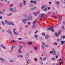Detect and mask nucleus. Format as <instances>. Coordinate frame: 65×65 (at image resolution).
Returning a JSON list of instances; mask_svg holds the SVG:
<instances>
[{"instance_id":"19","label":"nucleus","mask_w":65,"mask_h":65,"mask_svg":"<svg viewBox=\"0 0 65 65\" xmlns=\"http://www.w3.org/2000/svg\"><path fill=\"white\" fill-rule=\"evenodd\" d=\"M9 25H13L14 24H13V22H10L9 23Z\"/></svg>"},{"instance_id":"49","label":"nucleus","mask_w":65,"mask_h":65,"mask_svg":"<svg viewBox=\"0 0 65 65\" xmlns=\"http://www.w3.org/2000/svg\"><path fill=\"white\" fill-rule=\"evenodd\" d=\"M12 42H15V41H14V40H11Z\"/></svg>"},{"instance_id":"63","label":"nucleus","mask_w":65,"mask_h":65,"mask_svg":"<svg viewBox=\"0 0 65 65\" xmlns=\"http://www.w3.org/2000/svg\"><path fill=\"white\" fill-rule=\"evenodd\" d=\"M57 62H59V61H60V59H58L57 60Z\"/></svg>"},{"instance_id":"56","label":"nucleus","mask_w":65,"mask_h":65,"mask_svg":"<svg viewBox=\"0 0 65 65\" xmlns=\"http://www.w3.org/2000/svg\"><path fill=\"white\" fill-rule=\"evenodd\" d=\"M63 63V61L60 62V65H61L62 64V63Z\"/></svg>"},{"instance_id":"8","label":"nucleus","mask_w":65,"mask_h":65,"mask_svg":"<svg viewBox=\"0 0 65 65\" xmlns=\"http://www.w3.org/2000/svg\"><path fill=\"white\" fill-rule=\"evenodd\" d=\"M30 3H35V4H36V2L35 1H33L31 0V1L30 2Z\"/></svg>"},{"instance_id":"55","label":"nucleus","mask_w":65,"mask_h":65,"mask_svg":"<svg viewBox=\"0 0 65 65\" xmlns=\"http://www.w3.org/2000/svg\"><path fill=\"white\" fill-rule=\"evenodd\" d=\"M15 30H16V29L15 28H14L13 29V32H15L14 31H15Z\"/></svg>"},{"instance_id":"52","label":"nucleus","mask_w":65,"mask_h":65,"mask_svg":"<svg viewBox=\"0 0 65 65\" xmlns=\"http://www.w3.org/2000/svg\"><path fill=\"white\" fill-rule=\"evenodd\" d=\"M48 13H50V14H53V13H52L51 12H49Z\"/></svg>"},{"instance_id":"28","label":"nucleus","mask_w":65,"mask_h":65,"mask_svg":"<svg viewBox=\"0 0 65 65\" xmlns=\"http://www.w3.org/2000/svg\"><path fill=\"white\" fill-rule=\"evenodd\" d=\"M52 54L53 55H55L56 54V52H54L52 53Z\"/></svg>"},{"instance_id":"4","label":"nucleus","mask_w":65,"mask_h":65,"mask_svg":"<svg viewBox=\"0 0 65 65\" xmlns=\"http://www.w3.org/2000/svg\"><path fill=\"white\" fill-rule=\"evenodd\" d=\"M29 5L31 7H34V6L31 3H29Z\"/></svg>"},{"instance_id":"57","label":"nucleus","mask_w":65,"mask_h":65,"mask_svg":"<svg viewBox=\"0 0 65 65\" xmlns=\"http://www.w3.org/2000/svg\"><path fill=\"white\" fill-rule=\"evenodd\" d=\"M28 25H30V22H28Z\"/></svg>"},{"instance_id":"29","label":"nucleus","mask_w":65,"mask_h":65,"mask_svg":"<svg viewBox=\"0 0 65 65\" xmlns=\"http://www.w3.org/2000/svg\"><path fill=\"white\" fill-rule=\"evenodd\" d=\"M46 59H47V58H46V57H45L43 58V60H44V61H45V60H46Z\"/></svg>"},{"instance_id":"21","label":"nucleus","mask_w":65,"mask_h":65,"mask_svg":"<svg viewBox=\"0 0 65 65\" xmlns=\"http://www.w3.org/2000/svg\"><path fill=\"white\" fill-rule=\"evenodd\" d=\"M45 6V5H43L42 6V7H41V9H43V8H44Z\"/></svg>"},{"instance_id":"61","label":"nucleus","mask_w":65,"mask_h":65,"mask_svg":"<svg viewBox=\"0 0 65 65\" xmlns=\"http://www.w3.org/2000/svg\"><path fill=\"white\" fill-rule=\"evenodd\" d=\"M37 32H38V31H37V30L36 31V32L35 33V34H36V33H37Z\"/></svg>"},{"instance_id":"43","label":"nucleus","mask_w":65,"mask_h":65,"mask_svg":"<svg viewBox=\"0 0 65 65\" xmlns=\"http://www.w3.org/2000/svg\"><path fill=\"white\" fill-rule=\"evenodd\" d=\"M56 3L57 4H58V5H59V4H60V3H59V2H56Z\"/></svg>"},{"instance_id":"37","label":"nucleus","mask_w":65,"mask_h":65,"mask_svg":"<svg viewBox=\"0 0 65 65\" xmlns=\"http://www.w3.org/2000/svg\"><path fill=\"white\" fill-rule=\"evenodd\" d=\"M36 27V25H34L32 26V28H34Z\"/></svg>"},{"instance_id":"1","label":"nucleus","mask_w":65,"mask_h":65,"mask_svg":"<svg viewBox=\"0 0 65 65\" xmlns=\"http://www.w3.org/2000/svg\"><path fill=\"white\" fill-rule=\"evenodd\" d=\"M28 19H26L25 20L24 19H22V21L23 23H24V24H27V22H26L27 21H28V20H32V17H31V16L30 15H29L28 16Z\"/></svg>"},{"instance_id":"25","label":"nucleus","mask_w":65,"mask_h":65,"mask_svg":"<svg viewBox=\"0 0 65 65\" xmlns=\"http://www.w3.org/2000/svg\"><path fill=\"white\" fill-rule=\"evenodd\" d=\"M20 5L19 7H23V6H22V4L20 3Z\"/></svg>"},{"instance_id":"26","label":"nucleus","mask_w":65,"mask_h":65,"mask_svg":"<svg viewBox=\"0 0 65 65\" xmlns=\"http://www.w3.org/2000/svg\"><path fill=\"white\" fill-rule=\"evenodd\" d=\"M44 11H47V8H45L44 9H43Z\"/></svg>"},{"instance_id":"41","label":"nucleus","mask_w":65,"mask_h":65,"mask_svg":"<svg viewBox=\"0 0 65 65\" xmlns=\"http://www.w3.org/2000/svg\"><path fill=\"white\" fill-rule=\"evenodd\" d=\"M52 53H53V52H55V50L53 49L52 50Z\"/></svg>"},{"instance_id":"59","label":"nucleus","mask_w":65,"mask_h":65,"mask_svg":"<svg viewBox=\"0 0 65 65\" xmlns=\"http://www.w3.org/2000/svg\"><path fill=\"white\" fill-rule=\"evenodd\" d=\"M2 32H4V29H2Z\"/></svg>"},{"instance_id":"11","label":"nucleus","mask_w":65,"mask_h":65,"mask_svg":"<svg viewBox=\"0 0 65 65\" xmlns=\"http://www.w3.org/2000/svg\"><path fill=\"white\" fill-rule=\"evenodd\" d=\"M25 59H27L28 58V54H26L25 55Z\"/></svg>"},{"instance_id":"51","label":"nucleus","mask_w":65,"mask_h":65,"mask_svg":"<svg viewBox=\"0 0 65 65\" xmlns=\"http://www.w3.org/2000/svg\"><path fill=\"white\" fill-rule=\"evenodd\" d=\"M22 44L23 45H25V43L24 42H22Z\"/></svg>"},{"instance_id":"46","label":"nucleus","mask_w":65,"mask_h":65,"mask_svg":"<svg viewBox=\"0 0 65 65\" xmlns=\"http://www.w3.org/2000/svg\"><path fill=\"white\" fill-rule=\"evenodd\" d=\"M34 37L35 38H37V37H38V36L37 35H36L34 36Z\"/></svg>"},{"instance_id":"32","label":"nucleus","mask_w":65,"mask_h":65,"mask_svg":"<svg viewBox=\"0 0 65 65\" xmlns=\"http://www.w3.org/2000/svg\"><path fill=\"white\" fill-rule=\"evenodd\" d=\"M19 48L20 49H22L23 48V46H20L19 47Z\"/></svg>"},{"instance_id":"60","label":"nucleus","mask_w":65,"mask_h":65,"mask_svg":"<svg viewBox=\"0 0 65 65\" xmlns=\"http://www.w3.org/2000/svg\"><path fill=\"white\" fill-rule=\"evenodd\" d=\"M45 46L46 47H48V46L46 45H45Z\"/></svg>"},{"instance_id":"34","label":"nucleus","mask_w":65,"mask_h":65,"mask_svg":"<svg viewBox=\"0 0 65 65\" xmlns=\"http://www.w3.org/2000/svg\"><path fill=\"white\" fill-rule=\"evenodd\" d=\"M9 10L11 11H12L13 10V9L11 8L9 9Z\"/></svg>"},{"instance_id":"47","label":"nucleus","mask_w":65,"mask_h":65,"mask_svg":"<svg viewBox=\"0 0 65 65\" xmlns=\"http://www.w3.org/2000/svg\"><path fill=\"white\" fill-rule=\"evenodd\" d=\"M42 45H45V43H44V42H42Z\"/></svg>"},{"instance_id":"38","label":"nucleus","mask_w":65,"mask_h":65,"mask_svg":"<svg viewBox=\"0 0 65 65\" xmlns=\"http://www.w3.org/2000/svg\"><path fill=\"white\" fill-rule=\"evenodd\" d=\"M11 13H10L9 14H8L7 15V16H10L11 15Z\"/></svg>"},{"instance_id":"22","label":"nucleus","mask_w":65,"mask_h":65,"mask_svg":"<svg viewBox=\"0 0 65 65\" xmlns=\"http://www.w3.org/2000/svg\"><path fill=\"white\" fill-rule=\"evenodd\" d=\"M55 35L56 36V37H58V35H58V33H57L56 32L55 33Z\"/></svg>"},{"instance_id":"15","label":"nucleus","mask_w":65,"mask_h":65,"mask_svg":"<svg viewBox=\"0 0 65 65\" xmlns=\"http://www.w3.org/2000/svg\"><path fill=\"white\" fill-rule=\"evenodd\" d=\"M5 23L6 24H9V23L8 22V21H7V20H5Z\"/></svg>"},{"instance_id":"7","label":"nucleus","mask_w":65,"mask_h":65,"mask_svg":"<svg viewBox=\"0 0 65 65\" xmlns=\"http://www.w3.org/2000/svg\"><path fill=\"white\" fill-rule=\"evenodd\" d=\"M45 14H41L39 16L40 17H45Z\"/></svg>"},{"instance_id":"45","label":"nucleus","mask_w":65,"mask_h":65,"mask_svg":"<svg viewBox=\"0 0 65 65\" xmlns=\"http://www.w3.org/2000/svg\"><path fill=\"white\" fill-rule=\"evenodd\" d=\"M36 23V20H35L33 22V24H35Z\"/></svg>"},{"instance_id":"50","label":"nucleus","mask_w":65,"mask_h":65,"mask_svg":"<svg viewBox=\"0 0 65 65\" xmlns=\"http://www.w3.org/2000/svg\"><path fill=\"white\" fill-rule=\"evenodd\" d=\"M4 49H6V47H5V46H3L2 47Z\"/></svg>"},{"instance_id":"48","label":"nucleus","mask_w":65,"mask_h":65,"mask_svg":"<svg viewBox=\"0 0 65 65\" xmlns=\"http://www.w3.org/2000/svg\"><path fill=\"white\" fill-rule=\"evenodd\" d=\"M13 6V4H11L10 5L9 7H11V6Z\"/></svg>"},{"instance_id":"31","label":"nucleus","mask_w":65,"mask_h":65,"mask_svg":"<svg viewBox=\"0 0 65 65\" xmlns=\"http://www.w3.org/2000/svg\"><path fill=\"white\" fill-rule=\"evenodd\" d=\"M61 31L60 30L58 32V35H59L60 34V33H61Z\"/></svg>"},{"instance_id":"16","label":"nucleus","mask_w":65,"mask_h":65,"mask_svg":"<svg viewBox=\"0 0 65 65\" xmlns=\"http://www.w3.org/2000/svg\"><path fill=\"white\" fill-rule=\"evenodd\" d=\"M28 45H31L32 44V43L31 42H28Z\"/></svg>"},{"instance_id":"53","label":"nucleus","mask_w":65,"mask_h":65,"mask_svg":"<svg viewBox=\"0 0 65 65\" xmlns=\"http://www.w3.org/2000/svg\"><path fill=\"white\" fill-rule=\"evenodd\" d=\"M65 36H63V37H61V38H63L64 39L65 38Z\"/></svg>"},{"instance_id":"13","label":"nucleus","mask_w":65,"mask_h":65,"mask_svg":"<svg viewBox=\"0 0 65 65\" xmlns=\"http://www.w3.org/2000/svg\"><path fill=\"white\" fill-rule=\"evenodd\" d=\"M14 35H18V34L17 32L15 31H14Z\"/></svg>"},{"instance_id":"17","label":"nucleus","mask_w":65,"mask_h":65,"mask_svg":"<svg viewBox=\"0 0 65 65\" xmlns=\"http://www.w3.org/2000/svg\"><path fill=\"white\" fill-rule=\"evenodd\" d=\"M26 1L24 0L23 1V2L24 3V5H25L26 4Z\"/></svg>"},{"instance_id":"20","label":"nucleus","mask_w":65,"mask_h":65,"mask_svg":"<svg viewBox=\"0 0 65 65\" xmlns=\"http://www.w3.org/2000/svg\"><path fill=\"white\" fill-rule=\"evenodd\" d=\"M0 60L1 61H3V62H5V60H4V59L0 58Z\"/></svg>"},{"instance_id":"18","label":"nucleus","mask_w":65,"mask_h":65,"mask_svg":"<svg viewBox=\"0 0 65 65\" xmlns=\"http://www.w3.org/2000/svg\"><path fill=\"white\" fill-rule=\"evenodd\" d=\"M62 16H61V17H60L59 19V21H58L59 22H60V21L61 20H62Z\"/></svg>"},{"instance_id":"24","label":"nucleus","mask_w":65,"mask_h":65,"mask_svg":"<svg viewBox=\"0 0 65 65\" xmlns=\"http://www.w3.org/2000/svg\"><path fill=\"white\" fill-rule=\"evenodd\" d=\"M34 15L36 16L37 15V12H34Z\"/></svg>"},{"instance_id":"39","label":"nucleus","mask_w":65,"mask_h":65,"mask_svg":"<svg viewBox=\"0 0 65 65\" xmlns=\"http://www.w3.org/2000/svg\"><path fill=\"white\" fill-rule=\"evenodd\" d=\"M62 29H63V30H65V29H64V26H61Z\"/></svg>"},{"instance_id":"30","label":"nucleus","mask_w":65,"mask_h":65,"mask_svg":"<svg viewBox=\"0 0 65 65\" xmlns=\"http://www.w3.org/2000/svg\"><path fill=\"white\" fill-rule=\"evenodd\" d=\"M10 62H14V60L12 59L10 60Z\"/></svg>"},{"instance_id":"12","label":"nucleus","mask_w":65,"mask_h":65,"mask_svg":"<svg viewBox=\"0 0 65 65\" xmlns=\"http://www.w3.org/2000/svg\"><path fill=\"white\" fill-rule=\"evenodd\" d=\"M65 42V41H61V43H62L61 44L62 45H63L64 44V43Z\"/></svg>"},{"instance_id":"40","label":"nucleus","mask_w":65,"mask_h":65,"mask_svg":"<svg viewBox=\"0 0 65 65\" xmlns=\"http://www.w3.org/2000/svg\"><path fill=\"white\" fill-rule=\"evenodd\" d=\"M37 13V14H40V11H38Z\"/></svg>"},{"instance_id":"23","label":"nucleus","mask_w":65,"mask_h":65,"mask_svg":"<svg viewBox=\"0 0 65 65\" xmlns=\"http://www.w3.org/2000/svg\"><path fill=\"white\" fill-rule=\"evenodd\" d=\"M34 50L35 51H36L37 50V47L36 46H34Z\"/></svg>"},{"instance_id":"5","label":"nucleus","mask_w":65,"mask_h":65,"mask_svg":"<svg viewBox=\"0 0 65 65\" xmlns=\"http://www.w3.org/2000/svg\"><path fill=\"white\" fill-rule=\"evenodd\" d=\"M50 37V36L49 35H46L45 37V39H48Z\"/></svg>"},{"instance_id":"33","label":"nucleus","mask_w":65,"mask_h":65,"mask_svg":"<svg viewBox=\"0 0 65 65\" xmlns=\"http://www.w3.org/2000/svg\"><path fill=\"white\" fill-rule=\"evenodd\" d=\"M41 47H42V49H44V47L43 45H42L41 46Z\"/></svg>"},{"instance_id":"62","label":"nucleus","mask_w":65,"mask_h":65,"mask_svg":"<svg viewBox=\"0 0 65 65\" xmlns=\"http://www.w3.org/2000/svg\"><path fill=\"white\" fill-rule=\"evenodd\" d=\"M55 59V58H52L51 59V60H54Z\"/></svg>"},{"instance_id":"44","label":"nucleus","mask_w":65,"mask_h":65,"mask_svg":"<svg viewBox=\"0 0 65 65\" xmlns=\"http://www.w3.org/2000/svg\"><path fill=\"white\" fill-rule=\"evenodd\" d=\"M54 14V16L53 18H54H54H55L56 17V14Z\"/></svg>"},{"instance_id":"2","label":"nucleus","mask_w":65,"mask_h":65,"mask_svg":"<svg viewBox=\"0 0 65 65\" xmlns=\"http://www.w3.org/2000/svg\"><path fill=\"white\" fill-rule=\"evenodd\" d=\"M54 27L53 26H51V27L47 29H46V31H48L50 30H52V29L54 28Z\"/></svg>"},{"instance_id":"54","label":"nucleus","mask_w":65,"mask_h":65,"mask_svg":"<svg viewBox=\"0 0 65 65\" xmlns=\"http://www.w3.org/2000/svg\"><path fill=\"white\" fill-rule=\"evenodd\" d=\"M36 8V7H34V8H32L33 10H34V9H35Z\"/></svg>"},{"instance_id":"3","label":"nucleus","mask_w":65,"mask_h":65,"mask_svg":"<svg viewBox=\"0 0 65 65\" xmlns=\"http://www.w3.org/2000/svg\"><path fill=\"white\" fill-rule=\"evenodd\" d=\"M26 62L27 63L29 64H31V61L30 60L28 59H26Z\"/></svg>"},{"instance_id":"9","label":"nucleus","mask_w":65,"mask_h":65,"mask_svg":"<svg viewBox=\"0 0 65 65\" xmlns=\"http://www.w3.org/2000/svg\"><path fill=\"white\" fill-rule=\"evenodd\" d=\"M21 30H22V27H20L19 28V31L20 33H21V31H22Z\"/></svg>"},{"instance_id":"27","label":"nucleus","mask_w":65,"mask_h":65,"mask_svg":"<svg viewBox=\"0 0 65 65\" xmlns=\"http://www.w3.org/2000/svg\"><path fill=\"white\" fill-rule=\"evenodd\" d=\"M18 57H19L20 58H23V55H21L18 56Z\"/></svg>"},{"instance_id":"64","label":"nucleus","mask_w":65,"mask_h":65,"mask_svg":"<svg viewBox=\"0 0 65 65\" xmlns=\"http://www.w3.org/2000/svg\"><path fill=\"white\" fill-rule=\"evenodd\" d=\"M34 60H35V61H37V59L36 58H35Z\"/></svg>"},{"instance_id":"10","label":"nucleus","mask_w":65,"mask_h":65,"mask_svg":"<svg viewBox=\"0 0 65 65\" xmlns=\"http://www.w3.org/2000/svg\"><path fill=\"white\" fill-rule=\"evenodd\" d=\"M18 53H19L20 54H21L22 53V52L21 51V49H19L18 50Z\"/></svg>"},{"instance_id":"6","label":"nucleus","mask_w":65,"mask_h":65,"mask_svg":"<svg viewBox=\"0 0 65 65\" xmlns=\"http://www.w3.org/2000/svg\"><path fill=\"white\" fill-rule=\"evenodd\" d=\"M8 32L9 34H12V32H11V31L10 30H8L7 31Z\"/></svg>"},{"instance_id":"35","label":"nucleus","mask_w":65,"mask_h":65,"mask_svg":"<svg viewBox=\"0 0 65 65\" xmlns=\"http://www.w3.org/2000/svg\"><path fill=\"white\" fill-rule=\"evenodd\" d=\"M13 12H15V13H17V10L15 9V10H14V11Z\"/></svg>"},{"instance_id":"58","label":"nucleus","mask_w":65,"mask_h":65,"mask_svg":"<svg viewBox=\"0 0 65 65\" xmlns=\"http://www.w3.org/2000/svg\"><path fill=\"white\" fill-rule=\"evenodd\" d=\"M54 44H55V45H57V43H56V42H55V43H54Z\"/></svg>"},{"instance_id":"14","label":"nucleus","mask_w":65,"mask_h":65,"mask_svg":"<svg viewBox=\"0 0 65 65\" xmlns=\"http://www.w3.org/2000/svg\"><path fill=\"white\" fill-rule=\"evenodd\" d=\"M1 22L3 25H4V26H5V23H4V21H1Z\"/></svg>"},{"instance_id":"36","label":"nucleus","mask_w":65,"mask_h":65,"mask_svg":"<svg viewBox=\"0 0 65 65\" xmlns=\"http://www.w3.org/2000/svg\"><path fill=\"white\" fill-rule=\"evenodd\" d=\"M51 31L52 32H54V29H53V28L51 30Z\"/></svg>"},{"instance_id":"42","label":"nucleus","mask_w":65,"mask_h":65,"mask_svg":"<svg viewBox=\"0 0 65 65\" xmlns=\"http://www.w3.org/2000/svg\"><path fill=\"white\" fill-rule=\"evenodd\" d=\"M13 47H15V46H12L11 47V49L12 50L13 49Z\"/></svg>"}]
</instances>
